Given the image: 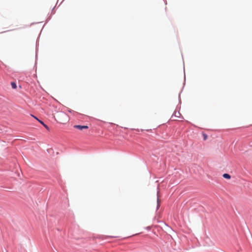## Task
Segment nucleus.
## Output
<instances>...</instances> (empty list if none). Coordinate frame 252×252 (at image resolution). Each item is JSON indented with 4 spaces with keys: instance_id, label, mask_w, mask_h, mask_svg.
I'll return each mask as SVG.
<instances>
[{
    "instance_id": "obj_1",
    "label": "nucleus",
    "mask_w": 252,
    "mask_h": 252,
    "mask_svg": "<svg viewBox=\"0 0 252 252\" xmlns=\"http://www.w3.org/2000/svg\"><path fill=\"white\" fill-rule=\"evenodd\" d=\"M74 127L80 130L88 128V126H87L75 125Z\"/></svg>"
},
{
    "instance_id": "obj_2",
    "label": "nucleus",
    "mask_w": 252,
    "mask_h": 252,
    "mask_svg": "<svg viewBox=\"0 0 252 252\" xmlns=\"http://www.w3.org/2000/svg\"><path fill=\"white\" fill-rule=\"evenodd\" d=\"M180 115H181V114L180 113V112L179 111H175L172 117L174 116L175 117L179 118Z\"/></svg>"
},
{
    "instance_id": "obj_3",
    "label": "nucleus",
    "mask_w": 252,
    "mask_h": 252,
    "mask_svg": "<svg viewBox=\"0 0 252 252\" xmlns=\"http://www.w3.org/2000/svg\"><path fill=\"white\" fill-rule=\"evenodd\" d=\"M223 177L225 179H230L231 178V176L229 174H227V173H224L222 175Z\"/></svg>"
},
{
    "instance_id": "obj_4",
    "label": "nucleus",
    "mask_w": 252,
    "mask_h": 252,
    "mask_svg": "<svg viewBox=\"0 0 252 252\" xmlns=\"http://www.w3.org/2000/svg\"><path fill=\"white\" fill-rule=\"evenodd\" d=\"M11 87L13 89H15L17 88L16 83L14 82H12L11 83Z\"/></svg>"
},
{
    "instance_id": "obj_5",
    "label": "nucleus",
    "mask_w": 252,
    "mask_h": 252,
    "mask_svg": "<svg viewBox=\"0 0 252 252\" xmlns=\"http://www.w3.org/2000/svg\"><path fill=\"white\" fill-rule=\"evenodd\" d=\"M38 121L42 124L45 128H48V126L46 125H45L44 122L40 120H38Z\"/></svg>"
},
{
    "instance_id": "obj_6",
    "label": "nucleus",
    "mask_w": 252,
    "mask_h": 252,
    "mask_svg": "<svg viewBox=\"0 0 252 252\" xmlns=\"http://www.w3.org/2000/svg\"><path fill=\"white\" fill-rule=\"evenodd\" d=\"M158 191L157 192V194L158 195ZM159 207V199H158V198H157V209H158Z\"/></svg>"
},
{
    "instance_id": "obj_7",
    "label": "nucleus",
    "mask_w": 252,
    "mask_h": 252,
    "mask_svg": "<svg viewBox=\"0 0 252 252\" xmlns=\"http://www.w3.org/2000/svg\"><path fill=\"white\" fill-rule=\"evenodd\" d=\"M203 135L204 140H206L207 138V135L205 133H203Z\"/></svg>"
},
{
    "instance_id": "obj_8",
    "label": "nucleus",
    "mask_w": 252,
    "mask_h": 252,
    "mask_svg": "<svg viewBox=\"0 0 252 252\" xmlns=\"http://www.w3.org/2000/svg\"><path fill=\"white\" fill-rule=\"evenodd\" d=\"M31 116H32V117H33L34 118H35V119H36L37 121H38V120H39V119H38L37 118H36L35 116H33V115H31Z\"/></svg>"
},
{
    "instance_id": "obj_9",
    "label": "nucleus",
    "mask_w": 252,
    "mask_h": 252,
    "mask_svg": "<svg viewBox=\"0 0 252 252\" xmlns=\"http://www.w3.org/2000/svg\"><path fill=\"white\" fill-rule=\"evenodd\" d=\"M147 229L148 230H150V226H148V227H147Z\"/></svg>"
},
{
    "instance_id": "obj_10",
    "label": "nucleus",
    "mask_w": 252,
    "mask_h": 252,
    "mask_svg": "<svg viewBox=\"0 0 252 252\" xmlns=\"http://www.w3.org/2000/svg\"><path fill=\"white\" fill-rule=\"evenodd\" d=\"M50 150L48 149V150H47V151H48V152H50Z\"/></svg>"
}]
</instances>
